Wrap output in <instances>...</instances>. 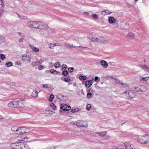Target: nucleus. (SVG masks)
Wrapping results in <instances>:
<instances>
[{"label":"nucleus","mask_w":149,"mask_h":149,"mask_svg":"<svg viewBox=\"0 0 149 149\" xmlns=\"http://www.w3.org/2000/svg\"><path fill=\"white\" fill-rule=\"evenodd\" d=\"M138 139L137 141L138 143L142 144H145L149 142V135L145 134L142 135H139L137 136Z\"/></svg>","instance_id":"obj_1"},{"label":"nucleus","mask_w":149,"mask_h":149,"mask_svg":"<svg viewBox=\"0 0 149 149\" xmlns=\"http://www.w3.org/2000/svg\"><path fill=\"white\" fill-rule=\"evenodd\" d=\"M11 146H15L16 147H14L16 149H29V147L26 143L23 142H19L13 143L11 144Z\"/></svg>","instance_id":"obj_2"},{"label":"nucleus","mask_w":149,"mask_h":149,"mask_svg":"<svg viewBox=\"0 0 149 149\" xmlns=\"http://www.w3.org/2000/svg\"><path fill=\"white\" fill-rule=\"evenodd\" d=\"M37 29L42 30H47L48 29V25L45 22H38Z\"/></svg>","instance_id":"obj_3"},{"label":"nucleus","mask_w":149,"mask_h":149,"mask_svg":"<svg viewBox=\"0 0 149 149\" xmlns=\"http://www.w3.org/2000/svg\"><path fill=\"white\" fill-rule=\"evenodd\" d=\"M74 124L78 127H88V122L86 120H78Z\"/></svg>","instance_id":"obj_4"},{"label":"nucleus","mask_w":149,"mask_h":149,"mask_svg":"<svg viewBox=\"0 0 149 149\" xmlns=\"http://www.w3.org/2000/svg\"><path fill=\"white\" fill-rule=\"evenodd\" d=\"M30 130L25 127H20L17 128V132L16 134H22L24 133H27L30 132Z\"/></svg>","instance_id":"obj_5"},{"label":"nucleus","mask_w":149,"mask_h":149,"mask_svg":"<svg viewBox=\"0 0 149 149\" xmlns=\"http://www.w3.org/2000/svg\"><path fill=\"white\" fill-rule=\"evenodd\" d=\"M122 94L123 95H126L127 98L128 99L133 98L135 96L134 93L132 91H127L122 93Z\"/></svg>","instance_id":"obj_6"},{"label":"nucleus","mask_w":149,"mask_h":149,"mask_svg":"<svg viewBox=\"0 0 149 149\" xmlns=\"http://www.w3.org/2000/svg\"><path fill=\"white\" fill-rule=\"evenodd\" d=\"M100 38H101V37ZM92 41L96 42H99L101 43H104L108 42V41L107 40L101 39V38H98L97 37H95L94 36Z\"/></svg>","instance_id":"obj_7"},{"label":"nucleus","mask_w":149,"mask_h":149,"mask_svg":"<svg viewBox=\"0 0 149 149\" xmlns=\"http://www.w3.org/2000/svg\"><path fill=\"white\" fill-rule=\"evenodd\" d=\"M38 21H30L27 23L28 26L30 28L37 29Z\"/></svg>","instance_id":"obj_8"},{"label":"nucleus","mask_w":149,"mask_h":149,"mask_svg":"<svg viewBox=\"0 0 149 149\" xmlns=\"http://www.w3.org/2000/svg\"><path fill=\"white\" fill-rule=\"evenodd\" d=\"M22 60L26 63H29L31 61L30 56L26 54H24L22 57Z\"/></svg>","instance_id":"obj_9"},{"label":"nucleus","mask_w":149,"mask_h":149,"mask_svg":"<svg viewBox=\"0 0 149 149\" xmlns=\"http://www.w3.org/2000/svg\"><path fill=\"white\" fill-rule=\"evenodd\" d=\"M26 105V102L23 100L17 101V107H23Z\"/></svg>","instance_id":"obj_10"},{"label":"nucleus","mask_w":149,"mask_h":149,"mask_svg":"<svg viewBox=\"0 0 149 149\" xmlns=\"http://www.w3.org/2000/svg\"><path fill=\"white\" fill-rule=\"evenodd\" d=\"M100 64L103 68H107L108 65L107 63L104 60L101 61Z\"/></svg>","instance_id":"obj_11"},{"label":"nucleus","mask_w":149,"mask_h":149,"mask_svg":"<svg viewBox=\"0 0 149 149\" xmlns=\"http://www.w3.org/2000/svg\"><path fill=\"white\" fill-rule=\"evenodd\" d=\"M139 66L145 71L149 72V67L147 65H140Z\"/></svg>","instance_id":"obj_12"},{"label":"nucleus","mask_w":149,"mask_h":149,"mask_svg":"<svg viewBox=\"0 0 149 149\" xmlns=\"http://www.w3.org/2000/svg\"><path fill=\"white\" fill-rule=\"evenodd\" d=\"M29 46L30 47V49L34 52H37L39 51V49L34 46L33 45L29 44Z\"/></svg>","instance_id":"obj_13"},{"label":"nucleus","mask_w":149,"mask_h":149,"mask_svg":"<svg viewBox=\"0 0 149 149\" xmlns=\"http://www.w3.org/2000/svg\"><path fill=\"white\" fill-rule=\"evenodd\" d=\"M109 78H111L113 79V81L116 84H119V85L120 84V83H121V81H120L119 79H118L117 78H114L113 77H112L111 76H109L108 77Z\"/></svg>","instance_id":"obj_14"},{"label":"nucleus","mask_w":149,"mask_h":149,"mask_svg":"<svg viewBox=\"0 0 149 149\" xmlns=\"http://www.w3.org/2000/svg\"><path fill=\"white\" fill-rule=\"evenodd\" d=\"M108 22L111 24H113L116 22V19L113 17H108Z\"/></svg>","instance_id":"obj_15"},{"label":"nucleus","mask_w":149,"mask_h":149,"mask_svg":"<svg viewBox=\"0 0 149 149\" xmlns=\"http://www.w3.org/2000/svg\"><path fill=\"white\" fill-rule=\"evenodd\" d=\"M141 87L140 85L135 86L133 88V90L136 92H141Z\"/></svg>","instance_id":"obj_16"},{"label":"nucleus","mask_w":149,"mask_h":149,"mask_svg":"<svg viewBox=\"0 0 149 149\" xmlns=\"http://www.w3.org/2000/svg\"><path fill=\"white\" fill-rule=\"evenodd\" d=\"M119 86L122 88H125L129 87V85L126 83H123L122 82L120 83Z\"/></svg>","instance_id":"obj_17"},{"label":"nucleus","mask_w":149,"mask_h":149,"mask_svg":"<svg viewBox=\"0 0 149 149\" xmlns=\"http://www.w3.org/2000/svg\"><path fill=\"white\" fill-rule=\"evenodd\" d=\"M92 85V81L91 80H88L86 81L85 83V86L88 87L89 88Z\"/></svg>","instance_id":"obj_18"},{"label":"nucleus","mask_w":149,"mask_h":149,"mask_svg":"<svg viewBox=\"0 0 149 149\" xmlns=\"http://www.w3.org/2000/svg\"><path fill=\"white\" fill-rule=\"evenodd\" d=\"M141 92H145L147 90V88L145 85H141Z\"/></svg>","instance_id":"obj_19"},{"label":"nucleus","mask_w":149,"mask_h":149,"mask_svg":"<svg viewBox=\"0 0 149 149\" xmlns=\"http://www.w3.org/2000/svg\"><path fill=\"white\" fill-rule=\"evenodd\" d=\"M41 63V62H40V61H33L32 63V65L33 67H34L38 65L39 64Z\"/></svg>","instance_id":"obj_20"},{"label":"nucleus","mask_w":149,"mask_h":149,"mask_svg":"<svg viewBox=\"0 0 149 149\" xmlns=\"http://www.w3.org/2000/svg\"><path fill=\"white\" fill-rule=\"evenodd\" d=\"M127 37L130 38L134 39L135 38V36L134 33L132 32L129 33L127 35Z\"/></svg>","instance_id":"obj_21"},{"label":"nucleus","mask_w":149,"mask_h":149,"mask_svg":"<svg viewBox=\"0 0 149 149\" xmlns=\"http://www.w3.org/2000/svg\"><path fill=\"white\" fill-rule=\"evenodd\" d=\"M107 133L106 131L105 132H97L96 134H98L100 136L102 137L104 136L105 134Z\"/></svg>","instance_id":"obj_22"},{"label":"nucleus","mask_w":149,"mask_h":149,"mask_svg":"<svg viewBox=\"0 0 149 149\" xmlns=\"http://www.w3.org/2000/svg\"><path fill=\"white\" fill-rule=\"evenodd\" d=\"M60 45L59 44H57V45L54 44L53 43H50L49 44V47L51 49H53V47L55 46H59Z\"/></svg>","instance_id":"obj_23"},{"label":"nucleus","mask_w":149,"mask_h":149,"mask_svg":"<svg viewBox=\"0 0 149 149\" xmlns=\"http://www.w3.org/2000/svg\"><path fill=\"white\" fill-rule=\"evenodd\" d=\"M4 6V3L3 0H0V11L3 9Z\"/></svg>","instance_id":"obj_24"},{"label":"nucleus","mask_w":149,"mask_h":149,"mask_svg":"<svg viewBox=\"0 0 149 149\" xmlns=\"http://www.w3.org/2000/svg\"><path fill=\"white\" fill-rule=\"evenodd\" d=\"M38 92L36 91H33L32 93V96L34 97H37L38 96Z\"/></svg>","instance_id":"obj_25"},{"label":"nucleus","mask_w":149,"mask_h":149,"mask_svg":"<svg viewBox=\"0 0 149 149\" xmlns=\"http://www.w3.org/2000/svg\"><path fill=\"white\" fill-rule=\"evenodd\" d=\"M67 107V105L65 104L63 105L62 104H61L60 106V109L63 111H66V108Z\"/></svg>","instance_id":"obj_26"},{"label":"nucleus","mask_w":149,"mask_h":149,"mask_svg":"<svg viewBox=\"0 0 149 149\" xmlns=\"http://www.w3.org/2000/svg\"><path fill=\"white\" fill-rule=\"evenodd\" d=\"M50 106L52 108L53 110H55L56 109V107L53 103H50Z\"/></svg>","instance_id":"obj_27"},{"label":"nucleus","mask_w":149,"mask_h":149,"mask_svg":"<svg viewBox=\"0 0 149 149\" xmlns=\"http://www.w3.org/2000/svg\"><path fill=\"white\" fill-rule=\"evenodd\" d=\"M13 103V107H17V100H14L12 101Z\"/></svg>","instance_id":"obj_28"},{"label":"nucleus","mask_w":149,"mask_h":149,"mask_svg":"<svg viewBox=\"0 0 149 149\" xmlns=\"http://www.w3.org/2000/svg\"><path fill=\"white\" fill-rule=\"evenodd\" d=\"M104 12L106 14V15H110V14L112 13L111 12L109 11V10H104L101 12V13L102 14H103V13ZM104 15H105V14H103Z\"/></svg>","instance_id":"obj_29"},{"label":"nucleus","mask_w":149,"mask_h":149,"mask_svg":"<svg viewBox=\"0 0 149 149\" xmlns=\"http://www.w3.org/2000/svg\"><path fill=\"white\" fill-rule=\"evenodd\" d=\"M79 79L81 80H85L87 79V77L86 76L81 75L79 76Z\"/></svg>","instance_id":"obj_30"},{"label":"nucleus","mask_w":149,"mask_h":149,"mask_svg":"<svg viewBox=\"0 0 149 149\" xmlns=\"http://www.w3.org/2000/svg\"><path fill=\"white\" fill-rule=\"evenodd\" d=\"M79 111V109L78 108H73L71 109V111L72 113L76 112L77 111Z\"/></svg>","instance_id":"obj_31"},{"label":"nucleus","mask_w":149,"mask_h":149,"mask_svg":"<svg viewBox=\"0 0 149 149\" xmlns=\"http://www.w3.org/2000/svg\"><path fill=\"white\" fill-rule=\"evenodd\" d=\"M17 129L16 127H13L11 128V130L16 134V133L17 132Z\"/></svg>","instance_id":"obj_32"},{"label":"nucleus","mask_w":149,"mask_h":149,"mask_svg":"<svg viewBox=\"0 0 149 149\" xmlns=\"http://www.w3.org/2000/svg\"><path fill=\"white\" fill-rule=\"evenodd\" d=\"M60 63L58 62H56L54 65V67L56 68H58L60 66Z\"/></svg>","instance_id":"obj_33"},{"label":"nucleus","mask_w":149,"mask_h":149,"mask_svg":"<svg viewBox=\"0 0 149 149\" xmlns=\"http://www.w3.org/2000/svg\"><path fill=\"white\" fill-rule=\"evenodd\" d=\"M54 98V96L52 94L50 95L49 97L48 98V100L52 102V101L53 99Z\"/></svg>","instance_id":"obj_34"},{"label":"nucleus","mask_w":149,"mask_h":149,"mask_svg":"<svg viewBox=\"0 0 149 149\" xmlns=\"http://www.w3.org/2000/svg\"><path fill=\"white\" fill-rule=\"evenodd\" d=\"M5 41V38L4 37L0 36V44Z\"/></svg>","instance_id":"obj_35"},{"label":"nucleus","mask_w":149,"mask_h":149,"mask_svg":"<svg viewBox=\"0 0 149 149\" xmlns=\"http://www.w3.org/2000/svg\"><path fill=\"white\" fill-rule=\"evenodd\" d=\"M125 146L126 149H133L131 145L129 144H125Z\"/></svg>","instance_id":"obj_36"},{"label":"nucleus","mask_w":149,"mask_h":149,"mask_svg":"<svg viewBox=\"0 0 149 149\" xmlns=\"http://www.w3.org/2000/svg\"><path fill=\"white\" fill-rule=\"evenodd\" d=\"M141 79H140V80L141 79L144 81H146L148 79V77H140Z\"/></svg>","instance_id":"obj_37"},{"label":"nucleus","mask_w":149,"mask_h":149,"mask_svg":"<svg viewBox=\"0 0 149 149\" xmlns=\"http://www.w3.org/2000/svg\"><path fill=\"white\" fill-rule=\"evenodd\" d=\"M17 15H18V17L22 19H26V18L24 16H21L19 15L18 14H17Z\"/></svg>","instance_id":"obj_38"},{"label":"nucleus","mask_w":149,"mask_h":149,"mask_svg":"<svg viewBox=\"0 0 149 149\" xmlns=\"http://www.w3.org/2000/svg\"><path fill=\"white\" fill-rule=\"evenodd\" d=\"M68 71L67 70H64V71H63L62 73V74L64 76H67L68 75Z\"/></svg>","instance_id":"obj_39"},{"label":"nucleus","mask_w":149,"mask_h":149,"mask_svg":"<svg viewBox=\"0 0 149 149\" xmlns=\"http://www.w3.org/2000/svg\"><path fill=\"white\" fill-rule=\"evenodd\" d=\"M50 72L51 74H57L58 73L57 71L54 70H50Z\"/></svg>","instance_id":"obj_40"},{"label":"nucleus","mask_w":149,"mask_h":149,"mask_svg":"<svg viewBox=\"0 0 149 149\" xmlns=\"http://www.w3.org/2000/svg\"><path fill=\"white\" fill-rule=\"evenodd\" d=\"M92 18H94V19H97L99 17L98 15L95 14H93L92 15Z\"/></svg>","instance_id":"obj_41"},{"label":"nucleus","mask_w":149,"mask_h":149,"mask_svg":"<svg viewBox=\"0 0 149 149\" xmlns=\"http://www.w3.org/2000/svg\"><path fill=\"white\" fill-rule=\"evenodd\" d=\"M91 108V105L90 104H88L86 106V109L88 111L90 110Z\"/></svg>","instance_id":"obj_42"},{"label":"nucleus","mask_w":149,"mask_h":149,"mask_svg":"<svg viewBox=\"0 0 149 149\" xmlns=\"http://www.w3.org/2000/svg\"><path fill=\"white\" fill-rule=\"evenodd\" d=\"M12 63L11 62H8V63H7L6 64V67H9L10 66H12Z\"/></svg>","instance_id":"obj_43"},{"label":"nucleus","mask_w":149,"mask_h":149,"mask_svg":"<svg viewBox=\"0 0 149 149\" xmlns=\"http://www.w3.org/2000/svg\"><path fill=\"white\" fill-rule=\"evenodd\" d=\"M74 69V68L73 67H70L68 68V70L71 73L73 72Z\"/></svg>","instance_id":"obj_44"},{"label":"nucleus","mask_w":149,"mask_h":149,"mask_svg":"<svg viewBox=\"0 0 149 149\" xmlns=\"http://www.w3.org/2000/svg\"><path fill=\"white\" fill-rule=\"evenodd\" d=\"M38 68L39 70H43L44 68H45V67L44 65H40L39 66H38Z\"/></svg>","instance_id":"obj_45"},{"label":"nucleus","mask_w":149,"mask_h":149,"mask_svg":"<svg viewBox=\"0 0 149 149\" xmlns=\"http://www.w3.org/2000/svg\"><path fill=\"white\" fill-rule=\"evenodd\" d=\"M87 97L88 98H90L92 97V94L91 93H87Z\"/></svg>","instance_id":"obj_46"},{"label":"nucleus","mask_w":149,"mask_h":149,"mask_svg":"<svg viewBox=\"0 0 149 149\" xmlns=\"http://www.w3.org/2000/svg\"><path fill=\"white\" fill-rule=\"evenodd\" d=\"M13 103L12 101L10 102L8 104V107H13Z\"/></svg>","instance_id":"obj_47"},{"label":"nucleus","mask_w":149,"mask_h":149,"mask_svg":"<svg viewBox=\"0 0 149 149\" xmlns=\"http://www.w3.org/2000/svg\"><path fill=\"white\" fill-rule=\"evenodd\" d=\"M63 80L67 82H68L71 81V80L68 78H65Z\"/></svg>","instance_id":"obj_48"},{"label":"nucleus","mask_w":149,"mask_h":149,"mask_svg":"<svg viewBox=\"0 0 149 149\" xmlns=\"http://www.w3.org/2000/svg\"><path fill=\"white\" fill-rule=\"evenodd\" d=\"M93 36V35H89L87 36V37L89 39L92 41Z\"/></svg>","instance_id":"obj_49"},{"label":"nucleus","mask_w":149,"mask_h":149,"mask_svg":"<svg viewBox=\"0 0 149 149\" xmlns=\"http://www.w3.org/2000/svg\"><path fill=\"white\" fill-rule=\"evenodd\" d=\"M65 46L67 48H72V47L71 46V45L67 43H66L65 44Z\"/></svg>","instance_id":"obj_50"},{"label":"nucleus","mask_w":149,"mask_h":149,"mask_svg":"<svg viewBox=\"0 0 149 149\" xmlns=\"http://www.w3.org/2000/svg\"><path fill=\"white\" fill-rule=\"evenodd\" d=\"M66 107V111L70 110L71 109V107L70 106H68L67 105V107Z\"/></svg>","instance_id":"obj_51"},{"label":"nucleus","mask_w":149,"mask_h":149,"mask_svg":"<svg viewBox=\"0 0 149 149\" xmlns=\"http://www.w3.org/2000/svg\"><path fill=\"white\" fill-rule=\"evenodd\" d=\"M67 65L66 64H63L62 66V68L61 70L63 69V68H65L66 69L67 68Z\"/></svg>","instance_id":"obj_52"},{"label":"nucleus","mask_w":149,"mask_h":149,"mask_svg":"<svg viewBox=\"0 0 149 149\" xmlns=\"http://www.w3.org/2000/svg\"><path fill=\"white\" fill-rule=\"evenodd\" d=\"M42 86L43 88H47L48 87V84H46L42 85Z\"/></svg>","instance_id":"obj_53"},{"label":"nucleus","mask_w":149,"mask_h":149,"mask_svg":"<svg viewBox=\"0 0 149 149\" xmlns=\"http://www.w3.org/2000/svg\"><path fill=\"white\" fill-rule=\"evenodd\" d=\"M1 58L3 60H4L5 58V56L3 54H1Z\"/></svg>","instance_id":"obj_54"},{"label":"nucleus","mask_w":149,"mask_h":149,"mask_svg":"<svg viewBox=\"0 0 149 149\" xmlns=\"http://www.w3.org/2000/svg\"><path fill=\"white\" fill-rule=\"evenodd\" d=\"M18 33L19 34V35L20 36H22V37H24V36H25V35H24V34L23 33H21L19 32Z\"/></svg>","instance_id":"obj_55"},{"label":"nucleus","mask_w":149,"mask_h":149,"mask_svg":"<svg viewBox=\"0 0 149 149\" xmlns=\"http://www.w3.org/2000/svg\"><path fill=\"white\" fill-rule=\"evenodd\" d=\"M48 111L50 115H52L53 114L54 112L52 110H49Z\"/></svg>","instance_id":"obj_56"},{"label":"nucleus","mask_w":149,"mask_h":149,"mask_svg":"<svg viewBox=\"0 0 149 149\" xmlns=\"http://www.w3.org/2000/svg\"><path fill=\"white\" fill-rule=\"evenodd\" d=\"M78 47V48H79L81 49H83V48H87V47H83L81 46H79Z\"/></svg>","instance_id":"obj_57"},{"label":"nucleus","mask_w":149,"mask_h":149,"mask_svg":"<svg viewBox=\"0 0 149 149\" xmlns=\"http://www.w3.org/2000/svg\"><path fill=\"white\" fill-rule=\"evenodd\" d=\"M98 77L97 76H96L95 77L94 80L95 81H96L97 80H98Z\"/></svg>","instance_id":"obj_58"},{"label":"nucleus","mask_w":149,"mask_h":149,"mask_svg":"<svg viewBox=\"0 0 149 149\" xmlns=\"http://www.w3.org/2000/svg\"><path fill=\"white\" fill-rule=\"evenodd\" d=\"M71 46L72 47V48H78V47L77 46H74L73 45H72Z\"/></svg>","instance_id":"obj_59"},{"label":"nucleus","mask_w":149,"mask_h":149,"mask_svg":"<svg viewBox=\"0 0 149 149\" xmlns=\"http://www.w3.org/2000/svg\"><path fill=\"white\" fill-rule=\"evenodd\" d=\"M49 66L50 67H52L53 66V64L52 63H49Z\"/></svg>","instance_id":"obj_60"},{"label":"nucleus","mask_w":149,"mask_h":149,"mask_svg":"<svg viewBox=\"0 0 149 149\" xmlns=\"http://www.w3.org/2000/svg\"><path fill=\"white\" fill-rule=\"evenodd\" d=\"M23 38H21L19 39V42H22L23 41Z\"/></svg>","instance_id":"obj_61"},{"label":"nucleus","mask_w":149,"mask_h":149,"mask_svg":"<svg viewBox=\"0 0 149 149\" xmlns=\"http://www.w3.org/2000/svg\"><path fill=\"white\" fill-rule=\"evenodd\" d=\"M110 64L111 65L114 66V63L113 62H110Z\"/></svg>","instance_id":"obj_62"},{"label":"nucleus","mask_w":149,"mask_h":149,"mask_svg":"<svg viewBox=\"0 0 149 149\" xmlns=\"http://www.w3.org/2000/svg\"><path fill=\"white\" fill-rule=\"evenodd\" d=\"M3 118H4L2 116L0 115V119H3Z\"/></svg>","instance_id":"obj_63"},{"label":"nucleus","mask_w":149,"mask_h":149,"mask_svg":"<svg viewBox=\"0 0 149 149\" xmlns=\"http://www.w3.org/2000/svg\"><path fill=\"white\" fill-rule=\"evenodd\" d=\"M116 149H123V148H116Z\"/></svg>","instance_id":"obj_64"}]
</instances>
